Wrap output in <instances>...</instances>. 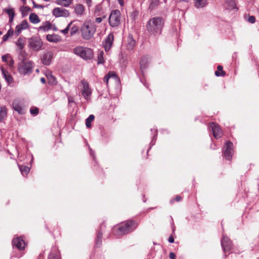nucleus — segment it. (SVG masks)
Masks as SVG:
<instances>
[{
    "instance_id": "obj_1",
    "label": "nucleus",
    "mask_w": 259,
    "mask_h": 259,
    "mask_svg": "<svg viewBox=\"0 0 259 259\" xmlns=\"http://www.w3.org/2000/svg\"><path fill=\"white\" fill-rule=\"evenodd\" d=\"M164 21L161 17H155L150 19L147 23V31L150 35L156 36L161 34Z\"/></svg>"
},
{
    "instance_id": "obj_2",
    "label": "nucleus",
    "mask_w": 259,
    "mask_h": 259,
    "mask_svg": "<svg viewBox=\"0 0 259 259\" xmlns=\"http://www.w3.org/2000/svg\"><path fill=\"white\" fill-rule=\"evenodd\" d=\"M138 226V223L130 220L120 224L117 227L114 228L113 233L115 236L119 237L127 234L135 230Z\"/></svg>"
},
{
    "instance_id": "obj_3",
    "label": "nucleus",
    "mask_w": 259,
    "mask_h": 259,
    "mask_svg": "<svg viewBox=\"0 0 259 259\" xmlns=\"http://www.w3.org/2000/svg\"><path fill=\"white\" fill-rule=\"evenodd\" d=\"M97 29V25L91 20L85 21L81 27V35L85 40L92 38Z\"/></svg>"
},
{
    "instance_id": "obj_4",
    "label": "nucleus",
    "mask_w": 259,
    "mask_h": 259,
    "mask_svg": "<svg viewBox=\"0 0 259 259\" xmlns=\"http://www.w3.org/2000/svg\"><path fill=\"white\" fill-rule=\"evenodd\" d=\"M73 52L84 60H90L93 57V51L88 48L78 46L74 48Z\"/></svg>"
},
{
    "instance_id": "obj_5",
    "label": "nucleus",
    "mask_w": 259,
    "mask_h": 259,
    "mask_svg": "<svg viewBox=\"0 0 259 259\" xmlns=\"http://www.w3.org/2000/svg\"><path fill=\"white\" fill-rule=\"evenodd\" d=\"M33 63L31 61L23 60L18 64V70L22 75H26L32 72Z\"/></svg>"
},
{
    "instance_id": "obj_6",
    "label": "nucleus",
    "mask_w": 259,
    "mask_h": 259,
    "mask_svg": "<svg viewBox=\"0 0 259 259\" xmlns=\"http://www.w3.org/2000/svg\"><path fill=\"white\" fill-rule=\"evenodd\" d=\"M120 21V12L119 10L112 11L109 17V23L112 27L118 26Z\"/></svg>"
},
{
    "instance_id": "obj_7",
    "label": "nucleus",
    "mask_w": 259,
    "mask_h": 259,
    "mask_svg": "<svg viewBox=\"0 0 259 259\" xmlns=\"http://www.w3.org/2000/svg\"><path fill=\"white\" fill-rule=\"evenodd\" d=\"M78 87L80 88L84 99L88 101L92 94V90L89 87L88 82H80Z\"/></svg>"
},
{
    "instance_id": "obj_8",
    "label": "nucleus",
    "mask_w": 259,
    "mask_h": 259,
    "mask_svg": "<svg viewBox=\"0 0 259 259\" xmlns=\"http://www.w3.org/2000/svg\"><path fill=\"white\" fill-rule=\"evenodd\" d=\"M233 143L227 141L225 144L223 149V155L226 160H231L233 155Z\"/></svg>"
},
{
    "instance_id": "obj_9",
    "label": "nucleus",
    "mask_w": 259,
    "mask_h": 259,
    "mask_svg": "<svg viewBox=\"0 0 259 259\" xmlns=\"http://www.w3.org/2000/svg\"><path fill=\"white\" fill-rule=\"evenodd\" d=\"M12 107L19 114L23 115L25 113L24 102L22 100L18 99L14 100L12 104Z\"/></svg>"
},
{
    "instance_id": "obj_10",
    "label": "nucleus",
    "mask_w": 259,
    "mask_h": 259,
    "mask_svg": "<svg viewBox=\"0 0 259 259\" xmlns=\"http://www.w3.org/2000/svg\"><path fill=\"white\" fill-rule=\"evenodd\" d=\"M42 42L37 37H32L29 40V47L34 51H38L41 49Z\"/></svg>"
},
{
    "instance_id": "obj_11",
    "label": "nucleus",
    "mask_w": 259,
    "mask_h": 259,
    "mask_svg": "<svg viewBox=\"0 0 259 259\" xmlns=\"http://www.w3.org/2000/svg\"><path fill=\"white\" fill-rule=\"evenodd\" d=\"M53 15L55 17H67L69 15V11L62 8H55L52 11Z\"/></svg>"
},
{
    "instance_id": "obj_12",
    "label": "nucleus",
    "mask_w": 259,
    "mask_h": 259,
    "mask_svg": "<svg viewBox=\"0 0 259 259\" xmlns=\"http://www.w3.org/2000/svg\"><path fill=\"white\" fill-rule=\"evenodd\" d=\"M221 245L225 252L229 251L232 247V241L227 236L223 235L221 240Z\"/></svg>"
},
{
    "instance_id": "obj_13",
    "label": "nucleus",
    "mask_w": 259,
    "mask_h": 259,
    "mask_svg": "<svg viewBox=\"0 0 259 259\" xmlns=\"http://www.w3.org/2000/svg\"><path fill=\"white\" fill-rule=\"evenodd\" d=\"M209 128L212 131L213 137L215 139H218L222 137V131L218 124L212 122L210 124Z\"/></svg>"
},
{
    "instance_id": "obj_14",
    "label": "nucleus",
    "mask_w": 259,
    "mask_h": 259,
    "mask_svg": "<svg viewBox=\"0 0 259 259\" xmlns=\"http://www.w3.org/2000/svg\"><path fill=\"white\" fill-rule=\"evenodd\" d=\"M12 245L13 248L15 247L21 250L25 248L26 244L21 237H17L12 240Z\"/></svg>"
},
{
    "instance_id": "obj_15",
    "label": "nucleus",
    "mask_w": 259,
    "mask_h": 259,
    "mask_svg": "<svg viewBox=\"0 0 259 259\" xmlns=\"http://www.w3.org/2000/svg\"><path fill=\"white\" fill-rule=\"evenodd\" d=\"M150 59L148 56H143L139 62L140 70L143 74L149 67Z\"/></svg>"
},
{
    "instance_id": "obj_16",
    "label": "nucleus",
    "mask_w": 259,
    "mask_h": 259,
    "mask_svg": "<svg viewBox=\"0 0 259 259\" xmlns=\"http://www.w3.org/2000/svg\"><path fill=\"white\" fill-rule=\"evenodd\" d=\"M114 40V35L112 33H109L103 41V46L106 51H109L111 48Z\"/></svg>"
},
{
    "instance_id": "obj_17",
    "label": "nucleus",
    "mask_w": 259,
    "mask_h": 259,
    "mask_svg": "<svg viewBox=\"0 0 259 259\" xmlns=\"http://www.w3.org/2000/svg\"><path fill=\"white\" fill-rule=\"evenodd\" d=\"M29 27L28 23L26 20H23L20 24L17 25L15 28V34L18 36L22 30L27 29Z\"/></svg>"
},
{
    "instance_id": "obj_18",
    "label": "nucleus",
    "mask_w": 259,
    "mask_h": 259,
    "mask_svg": "<svg viewBox=\"0 0 259 259\" xmlns=\"http://www.w3.org/2000/svg\"><path fill=\"white\" fill-rule=\"evenodd\" d=\"M2 59L3 62L7 63L11 69L14 68V61L10 54H7L3 55L2 57Z\"/></svg>"
},
{
    "instance_id": "obj_19",
    "label": "nucleus",
    "mask_w": 259,
    "mask_h": 259,
    "mask_svg": "<svg viewBox=\"0 0 259 259\" xmlns=\"http://www.w3.org/2000/svg\"><path fill=\"white\" fill-rule=\"evenodd\" d=\"M104 227V225L102 224L100 226V230L97 232V237L95 240V245L97 247H99L102 244V231Z\"/></svg>"
},
{
    "instance_id": "obj_20",
    "label": "nucleus",
    "mask_w": 259,
    "mask_h": 259,
    "mask_svg": "<svg viewBox=\"0 0 259 259\" xmlns=\"http://www.w3.org/2000/svg\"><path fill=\"white\" fill-rule=\"evenodd\" d=\"M53 57V53L52 52H48L45 53L42 57V62L45 65H49L51 63Z\"/></svg>"
},
{
    "instance_id": "obj_21",
    "label": "nucleus",
    "mask_w": 259,
    "mask_h": 259,
    "mask_svg": "<svg viewBox=\"0 0 259 259\" xmlns=\"http://www.w3.org/2000/svg\"><path fill=\"white\" fill-rule=\"evenodd\" d=\"M109 79H112L114 81H119L117 76L115 73L113 71L109 72L108 73L104 76L103 81H109Z\"/></svg>"
},
{
    "instance_id": "obj_22",
    "label": "nucleus",
    "mask_w": 259,
    "mask_h": 259,
    "mask_svg": "<svg viewBox=\"0 0 259 259\" xmlns=\"http://www.w3.org/2000/svg\"><path fill=\"white\" fill-rule=\"evenodd\" d=\"M48 259H60V253L58 249L54 247L49 255Z\"/></svg>"
},
{
    "instance_id": "obj_23",
    "label": "nucleus",
    "mask_w": 259,
    "mask_h": 259,
    "mask_svg": "<svg viewBox=\"0 0 259 259\" xmlns=\"http://www.w3.org/2000/svg\"><path fill=\"white\" fill-rule=\"evenodd\" d=\"M51 26L52 25L50 22L46 21L39 27L38 30L43 32L48 31L51 29Z\"/></svg>"
},
{
    "instance_id": "obj_24",
    "label": "nucleus",
    "mask_w": 259,
    "mask_h": 259,
    "mask_svg": "<svg viewBox=\"0 0 259 259\" xmlns=\"http://www.w3.org/2000/svg\"><path fill=\"white\" fill-rule=\"evenodd\" d=\"M4 11L5 12L9 17V22L11 23L13 21L15 16L14 10L12 8L5 9Z\"/></svg>"
},
{
    "instance_id": "obj_25",
    "label": "nucleus",
    "mask_w": 259,
    "mask_h": 259,
    "mask_svg": "<svg viewBox=\"0 0 259 259\" xmlns=\"http://www.w3.org/2000/svg\"><path fill=\"white\" fill-rule=\"evenodd\" d=\"M46 38L50 42H57L60 40V36L55 34H48Z\"/></svg>"
},
{
    "instance_id": "obj_26",
    "label": "nucleus",
    "mask_w": 259,
    "mask_h": 259,
    "mask_svg": "<svg viewBox=\"0 0 259 259\" xmlns=\"http://www.w3.org/2000/svg\"><path fill=\"white\" fill-rule=\"evenodd\" d=\"M207 5V0H194V6L197 9L202 8Z\"/></svg>"
},
{
    "instance_id": "obj_27",
    "label": "nucleus",
    "mask_w": 259,
    "mask_h": 259,
    "mask_svg": "<svg viewBox=\"0 0 259 259\" xmlns=\"http://www.w3.org/2000/svg\"><path fill=\"white\" fill-rule=\"evenodd\" d=\"M1 69L2 71V74L4 78L5 79L6 81H12L13 80L12 75L6 69H5L3 67H1Z\"/></svg>"
},
{
    "instance_id": "obj_28",
    "label": "nucleus",
    "mask_w": 259,
    "mask_h": 259,
    "mask_svg": "<svg viewBox=\"0 0 259 259\" xmlns=\"http://www.w3.org/2000/svg\"><path fill=\"white\" fill-rule=\"evenodd\" d=\"M8 109L5 106L0 107V122H2L7 117Z\"/></svg>"
},
{
    "instance_id": "obj_29",
    "label": "nucleus",
    "mask_w": 259,
    "mask_h": 259,
    "mask_svg": "<svg viewBox=\"0 0 259 259\" xmlns=\"http://www.w3.org/2000/svg\"><path fill=\"white\" fill-rule=\"evenodd\" d=\"M225 6L227 9L233 10L236 8L235 0H225Z\"/></svg>"
},
{
    "instance_id": "obj_30",
    "label": "nucleus",
    "mask_w": 259,
    "mask_h": 259,
    "mask_svg": "<svg viewBox=\"0 0 259 259\" xmlns=\"http://www.w3.org/2000/svg\"><path fill=\"white\" fill-rule=\"evenodd\" d=\"M136 42L133 38L129 35L127 38V44L126 46L127 49L128 50H132L135 46Z\"/></svg>"
},
{
    "instance_id": "obj_31",
    "label": "nucleus",
    "mask_w": 259,
    "mask_h": 259,
    "mask_svg": "<svg viewBox=\"0 0 259 259\" xmlns=\"http://www.w3.org/2000/svg\"><path fill=\"white\" fill-rule=\"evenodd\" d=\"M151 132H152V134H153V135L152 136V141L150 143V146L147 151V153L148 152L149 149L151 148V147L155 144L157 135V130L156 128H151Z\"/></svg>"
},
{
    "instance_id": "obj_32",
    "label": "nucleus",
    "mask_w": 259,
    "mask_h": 259,
    "mask_svg": "<svg viewBox=\"0 0 259 259\" xmlns=\"http://www.w3.org/2000/svg\"><path fill=\"white\" fill-rule=\"evenodd\" d=\"M29 21L33 24H37L40 22L38 16L35 13H31L29 15Z\"/></svg>"
},
{
    "instance_id": "obj_33",
    "label": "nucleus",
    "mask_w": 259,
    "mask_h": 259,
    "mask_svg": "<svg viewBox=\"0 0 259 259\" xmlns=\"http://www.w3.org/2000/svg\"><path fill=\"white\" fill-rule=\"evenodd\" d=\"M84 7L82 5L78 4L75 7V12L77 15H81L84 12Z\"/></svg>"
},
{
    "instance_id": "obj_34",
    "label": "nucleus",
    "mask_w": 259,
    "mask_h": 259,
    "mask_svg": "<svg viewBox=\"0 0 259 259\" xmlns=\"http://www.w3.org/2000/svg\"><path fill=\"white\" fill-rule=\"evenodd\" d=\"M57 3L62 6L67 7L72 3V0H56Z\"/></svg>"
},
{
    "instance_id": "obj_35",
    "label": "nucleus",
    "mask_w": 259,
    "mask_h": 259,
    "mask_svg": "<svg viewBox=\"0 0 259 259\" xmlns=\"http://www.w3.org/2000/svg\"><path fill=\"white\" fill-rule=\"evenodd\" d=\"M19 169L23 176L27 175L30 171V168L25 165H19Z\"/></svg>"
},
{
    "instance_id": "obj_36",
    "label": "nucleus",
    "mask_w": 259,
    "mask_h": 259,
    "mask_svg": "<svg viewBox=\"0 0 259 259\" xmlns=\"http://www.w3.org/2000/svg\"><path fill=\"white\" fill-rule=\"evenodd\" d=\"M16 45L19 48L20 50H22L23 49L25 45V40L22 38H19L16 42Z\"/></svg>"
},
{
    "instance_id": "obj_37",
    "label": "nucleus",
    "mask_w": 259,
    "mask_h": 259,
    "mask_svg": "<svg viewBox=\"0 0 259 259\" xmlns=\"http://www.w3.org/2000/svg\"><path fill=\"white\" fill-rule=\"evenodd\" d=\"M95 116L94 115H90L85 120V125L87 127H91V123L94 120Z\"/></svg>"
},
{
    "instance_id": "obj_38",
    "label": "nucleus",
    "mask_w": 259,
    "mask_h": 259,
    "mask_svg": "<svg viewBox=\"0 0 259 259\" xmlns=\"http://www.w3.org/2000/svg\"><path fill=\"white\" fill-rule=\"evenodd\" d=\"M45 75L48 81H55L56 80L55 77L52 75V72L49 70L46 71Z\"/></svg>"
},
{
    "instance_id": "obj_39",
    "label": "nucleus",
    "mask_w": 259,
    "mask_h": 259,
    "mask_svg": "<svg viewBox=\"0 0 259 259\" xmlns=\"http://www.w3.org/2000/svg\"><path fill=\"white\" fill-rule=\"evenodd\" d=\"M104 52L103 51H99L98 53V64H102L104 63Z\"/></svg>"
},
{
    "instance_id": "obj_40",
    "label": "nucleus",
    "mask_w": 259,
    "mask_h": 259,
    "mask_svg": "<svg viewBox=\"0 0 259 259\" xmlns=\"http://www.w3.org/2000/svg\"><path fill=\"white\" fill-rule=\"evenodd\" d=\"M14 33L13 30L10 29L8 31L7 33L5 34L3 37V40L5 41L8 40V39L11 36H12Z\"/></svg>"
},
{
    "instance_id": "obj_41",
    "label": "nucleus",
    "mask_w": 259,
    "mask_h": 259,
    "mask_svg": "<svg viewBox=\"0 0 259 259\" xmlns=\"http://www.w3.org/2000/svg\"><path fill=\"white\" fill-rule=\"evenodd\" d=\"M245 20L250 23L253 24L255 22V18L254 16H246L245 17Z\"/></svg>"
},
{
    "instance_id": "obj_42",
    "label": "nucleus",
    "mask_w": 259,
    "mask_h": 259,
    "mask_svg": "<svg viewBox=\"0 0 259 259\" xmlns=\"http://www.w3.org/2000/svg\"><path fill=\"white\" fill-rule=\"evenodd\" d=\"M39 109L37 107H33L30 108V112L33 116H36L38 114Z\"/></svg>"
},
{
    "instance_id": "obj_43",
    "label": "nucleus",
    "mask_w": 259,
    "mask_h": 259,
    "mask_svg": "<svg viewBox=\"0 0 259 259\" xmlns=\"http://www.w3.org/2000/svg\"><path fill=\"white\" fill-rule=\"evenodd\" d=\"M72 25V22H70L68 25L64 29H63L61 31V32L63 33L64 34H66L68 33V31L70 29V26H71Z\"/></svg>"
},
{
    "instance_id": "obj_44",
    "label": "nucleus",
    "mask_w": 259,
    "mask_h": 259,
    "mask_svg": "<svg viewBox=\"0 0 259 259\" xmlns=\"http://www.w3.org/2000/svg\"><path fill=\"white\" fill-rule=\"evenodd\" d=\"M77 30H78V28L76 26H75V25L72 26L70 29V34L71 35H73L77 32Z\"/></svg>"
},
{
    "instance_id": "obj_45",
    "label": "nucleus",
    "mask_w": 259,
    "mask_h": 259,
    "mask_svg": "<svg viewBox=\"0 0 259 259\" xmlns=\"http://www.w3.org/2000/svg\"><path fill=\"white\" fill-rule=\"evenodd\" d=\"M68 105L70 106H71V104L74 103V98L71 96H68Z\"/></svg>"
},
{
    "instance_id": "obj_46",
    "label": "nucleus",
    "mask_w": 259,
    "mask_h": 259,
    "mask_svg": "<svg viewBox=\"0 0 259 259\" xmlns=\"http://www.w3.org/2000/svg\"><path fill=\"white\" fill-rule=\"evenodd\" d=\"M32 3H33V7H34L35 8L42 9L44 7V6L42 5L36 4L34 1H32Z\"/></svg>"
},
{
    "instance_id": "obj_47",
    "label": "nucleus",
    "mask_w": 259,
    "mask_h": 259,
    "mask_svg": "<svg viewBox=\"0 0 259 259\" xmlns=\"http://www.w3.org/2000/svg\"><path fill=\"white\" fill-rule=\"evenodd\" d=\"M218 70L222 72V76H224L225 75V72L223 70V67L221 65H219L218 66Z\"/></svg>"
},
{
    "instance_id": "obj_48",
    "label": "nucleus",
    "mask_w": 259,
    "mask_h": 259,
    "mask_svg": "<svg viewBox=\"0 0 259 259\" xmlns=\"http://www.w3.org/2000/svg\"><path fill=\"white\" fill-rule=\"evenodd\" d=\"M169 257L170 259H176V254L175 253L171 252L169 253Z\"/></svg>"
},
{
    "instance_id": "obj_49",
    "label": "nucleus",
    "mask_w": 259,
    "mask_h": 259,
    "mask_svg": "<svg viewBox=\"0 0 259 259\" xmlns=\"http://www.w3.org/2000/svg\"><path fill=\"white\" fill-rule=\"evenodd\" d=\"M102 18L101 17H97L95 19V22L97 23H100L102 21Z\"/></svg>"
},
{
    "instance_id": "obj_50",
    "label": "nucleus",
    "mask_w": 259,
    "mask_h": 259,
    "mask_svg": "<svg viewBox=\"0 0 259 259\" xmlns=\"http://www.w3.org/2000/svg\"><path fill=\"white\" fill-rule=\"evenodd\" d=\"M86 4L89 7H90L92 5V0H85Z\"/></svg>"
},
{
    "instance_id": "obj_51",
    "label": "nucleus",
    "mask_w": 259,
    "mask_h": 259,
    "mask_svg": "<svg viewBox=\"0 0 259 259\" xmlns=\"http://www.w3.org/2000/svg\"><path fill=\"white\" fill-rule=\"evenodd\" d=\"M168 241L169 242L171 243H172L174 242L175 240H174V237L172 236H170L169 238H168Z\"/></svg>"
},
{
    "instance_id": "obj_52",
    "label": "nucleus",
    "mask_w": 259,
    "mask_h": 259,
    "mask_svg": "<svg viewBox=\"0 0 259 259\" xmlns=\"http://www.w3.org/2000/svg\"><path fill=\"white\" fill-rule=\"evenodd\" d=\"M215 75L217 76H222V72L219 70H217L215 71Z\"/></svg>"
},
{
    "instance_id": "obj_53",
    "label": "nucleus",
    "mask_w": 259,
    "mask_h": 259,
    "mask_svg": "<svg viewBox=\"0 0 259 259\" xmlns=\"http://www.w3.org/2000/svg\"><path fill=\"white\" fill-rule=\"evenodd\" d=\"M182 199V198L179 195H177L176 196V198H175V200L177 201H181Z\"/></svg>"
},
{
    "instance_id": "obj_54",
    "label": "nucleus",
    "mask_w": 259,
    "mask_h": 259,
    "mask_svg": "<svg viewBox=\"0 0 259 259\" xmlns=\"http://www.w3.org/2000/svg\"><path fill=\"white\" fill-rule=\"evenodd\" d=\"M90 154H91V155L93 157V158L94 160H95V156H94V152L92 151V149H90Z\"/></svg>"
},
{
    "instance_id": "obj_55",
    "label": "nucleus",
    "mask_w": 259,
    "mask_h": 259,
    "mask_svg": "<svg viewBox=\"0 0 259 259\" xmlns=\"http://www.w3.org/2000/svg\"><path fill=\"white\" fill-rule=\"evenodd\" d=\"M143 84V85L146 87V88H148V82H146V81H144V82H142Z\"/></svg>"
},
{
    "instance_id": "obj_56",
    "label": "nucleus",
    "mask_w": 259,
    "mask_h": 259,
    "mask_svg": "<svg viewBox=\"0 0 259 259\" xmlns=\"http://www.w3.org/2000/svg\"><path fill=\"white\" fill-rule=\"evenodd\" d=\"M115 85L116 87H120V82H115Z\"/></svg>"
},
{
    "instance_id": "obj_57",
    "label": "nucleus",
    "mask_w": 259,
    "mask_h": 259,
    "mask_svg": "<svg viewBox=\"0 0 259 259\" xmlns=\"http://www.w3.org/2000/svg\"><path fill=\"white\" fill-rule=\"evenodd\" d=\"M172 232H174L175 230V227L174 226V223L172 224Z\"/></svg>"
},
{
    "instance_id": "obj_58",
    "label": "nucleus",
    "mask_w": 259,
    "mask_h": 259,
    "mask_svg": "<svg viewBox=\"0 0 259 259\" xmlns=\"http://www.w3.org/2000/svg\"><path fill=\"white\" fill-rule=\"evenodd\" d=\"M40 81H46V79L44 77H41L40 78Z\"/></svg>"
},
{
    "instance_id": "obj_59",
    "label": "nucleus",
    "mask_w": 259,
    "mask_h": 259,
    "mask_svg": "<svg viewBox=\"0 0 259 259\" xmlns=\"http://www.w3.org/2000/svg\"><path fill=\"white\" fill-rule=\"evenodd\" d=\"M99 6H97L96 7V10H95V12H96V11L97 10H99Z\"/></svg>"
},
{
    "instance_id": "obj_60",
    "label": "nucleus",
    "mask_w": 259,
    "mask_h": 259,
    "mask_svg": "<svg viewBox=\"0 0 259 259\" xmlns=\"http://www.w3.org/2000/svg\"><path fill=\"white\" fill-rule=\"evenodd\" d=\"M24 8L25 9L27 10H29V9H30V8H28V7H24Z\"/></svg>"
},
{
    "instance_id": "obj_61",
    "label": "nucleus",
    "mask_w": 259,
    "mask_h": 259,
    "mask_svg": "<svg viewBox=\"0 0 259 259\" xmlns=\"http://www.w3.org/2000/svg\"><path fill=\"white\" fill-rule=\"evenodd\" d=\"M48 83H50L51 85H53L54 84V82H50V81H49Z\"/></svg>"
},
{
    "instance_id": "obj_62",
    "label": "nucleus",
    "mask_w": 259,
    "mask_h": 259,
    "mask_svg": "<svg viewBox=\"0 0 259 259\" xmlns=\"http://www.w3.org/2000/svg\"><path fill=\"white\" fill-rule=\"evenodd\" d=\"M174 199H171V200H170V202H171V203H172V202H174Z\"/></svg>"
},
{
    "instance_id": "obj_63",
    "label": "nucleus",
    "mask_w": 259,
    "mask_h": 259,
    "mask_svg": "<svg viewBox=\"0 0 259 259\" xmlns=\"http://www.w3.org/2000/svg\"><path fill=\"white\" fill-rule=\"evenodd\" d=\"M24 4H25L26 3V1L25 0H21Z\"/></svg>"
},
{
    "instance_id": "obj_64",
    "label": "nucleus",
    "mask_w": 259,
    "mask_h": 259,
    "mask_svg": "<svg viewBox=\"0 0 259 259\" xmlns=\"http://www.w3.org/2000/svg\"><path fill=\"white\" fill-rule=\"evenodd\" d=\"M36 71L37 72H39V70H38V69H37L36 70Z\"/></svg>"
}]
</instances>
